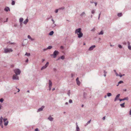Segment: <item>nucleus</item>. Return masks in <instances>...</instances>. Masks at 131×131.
Listing matches in <instances>:
<instances>
[{"label":"nucleus","instance_id":"48","mask_svg":"<svg viewBox=\"0 0 131 131\" xmlns=\"http://www.w3.org/2000/svg\"><path fill=\"white\" fill-rule=\"evenodd\" d=\"M20 25L21 26V27L23 25V23L22 22L20 23Z\"/></svg>","mask_w":131,"mask_h":131},{"label":"nucleus","instance_id":"3","mask_svg":"<svg viewBox=\"0 0 131 131\" xmlns=\"http://www.w3.org/2000/svg\"><path fill=\"white\" fill-rule=\"evenodd\" d=\"M4 53H10L12 52L13 51V50L10 48H4Z\"/></svg>","mask_w":131,"mask_h":131},{"label":"nucleus","instance_id":"15","mask_svg":"<svg viewBox=\"0 0 131 131\" xmlns=\"http://www.w3.org/2000/svg\"><path fill=\"white\" fill-rule=\"evenodd\" d=\"M28 21V20L27 18L26 20H25L23 22V23L24 24L26 25Z\"/></svg>","mask_w":131,"mask_h":131},{"label":"nucleus","instance_id":"62","mask_svg":"<svg viewBox=\"0 0 131 131\" xmlns=\"http://www.w3.org/2000/svg\"><path fill=\"white\" fill-rule=\"evenodd\" d=\"M8 20V18H7L6 19V20L4 22L7 21Z\"/></svg>","mask_w":131,"mask_h":131},{"label":"nucleus","instance_id":"13","mask_svg":"<svg viewBox=\"0 0 131 131\" xmlns=\"http://www.w3.org/2000/svg\"><path fill=\"white\" fill-rule=\"evenodd\" d=\"M4 10L6 12H8V10H10V9L8 7H5L4 8Z\"/></svg>","mask_w":131,"mask_h":131},{"label":"nucleus","instance_id":"55","mask_svg":"<svg viewBox=\"0 0 131 131\" xmlns=\"http://www.w3.org/2000/svg\"><path fill=\"white\" fill-rule=\"evenodd\" d=\"M129 114L130 115H131V109L130 110V111H129Z\"/></svg>","mask_w":131,"mask_h":131},{"label":"nucleus","instance_id":"28","mask_svg":"<svg viewBox=\"0 0 131 131\" xmlns=\"http://www.w3.org/2000/svg\"><path fill=\"white\" fill-rule=\"evenodd\" d=\"M12 2L11 3V4L12 5H14L15 4V2L14 1L12 0Z\"/></svg>","mask_w":131,"mask_h":131},{"label":"nucleus","instance_id":"21","mask_svg":"<svg viewBox=\"0 0 131 131\" xmlns=\"http://www.w3.org/2000/svg\"><path fill=\"white\" fill-rule=\"evenodd\" d=\"M56 26V24H55L54 23V24L53 23L51 24V27L52 28H54Z\"/></svg>","mask_w":131,"mask_h":131},{"label":"nucleus","instance_id":"5","mask_svg":"<svg viewBox=\"0 0 131 131\" xmlns=\"http://www.w3.org/2000/svg\"><path fill=\"white\" fill-rule=\"evenodd\" d=\"M3 121L4 122V125L5 126L7 125L8 123V121H7V118H4L3 119Z\"/></svg>","mask_w":131,"mask_h":131},{"label":"nucleus","instance_id":"24","mask_svg":"<svg viewBox=\"0 0 131 131\" xmlns=\"http://www.w3.org/2000/svg\"><path fill=\"white\" fill-rule=\"evenodd\" d=\"M85 12H83L81 14H80V16H83L85 15Z\"/></svg>","mask_w":131,"mask_h":131},{"label":"nucleus","instance_id":"40","mask_svg":"<svg viewBox=\"0 0 131 131\" xmlns=\"http://www.w3.org/2000/svg\"><path fill=\"white\" fill-rule=\"evenodd\" d=\"M69 102L70 103H72V100L71 99H70L69 101Z\"/></svg>","mask_w":131,"mask_h":131},{"label":"nucleus","instance_id":"33","mask_svg":"<svg viewBox=\"0 0 131 131\" xmlns=\"http://www.w3.org/2000/svg\"><path fill=\"white\" fill-rule=\"evenodd\" d=\"M59 58H60L62 60H64V57L63 56H61Z\"/></svg>","mask_w":131,"mask_h":131},{"label":"nucleus","instance_id":"47","mask_svg":"<svg viewBox=\"0 0 131 131\" xmlns=\"http://www.w3.org/2000/svg\"><path fill=\"white\" fill-rule=\"evenodd\" d=\"M95 30V28H94L93 29H92L91 30V31H94Z\"/></svg>","mask_w":131,"mask_h":131},{"label":"nucleus","instance_id":"4","mask_svg":"<svg viewBox=\"0 0 131 131\" xmlns=\"http://www.w3.org/2000/svg\"><path fill=\"white\" fill-rule=\"evenodd\" d=\"M14 71L16 75H19L21 73V71L19 69H16L14 70Z\"/></svg>","mask_w":131,"mask_h":131},{"label":"nucleus","instance_id":"64","mask_svg":"<svg viewBox=\"0 0 131 131\" xmlns=\"http://www.w3.org/2000/svg\"><path fill=\"white\" fill-rule=\"evenodd\" d=\"M30 39L31 41H33L34 40V39L31 38Z\"/></svg>","mask_w":131,"mask_h":131},{"label":"nucleus","instance_id":"44","mask_svg":"<svg viewBox=\"0 0 131 131\" xmlns=\"http://www.w3.org/2000/svg\"><path fill=\"white\" fill-rule=\"evenodd\" d=\"M28 38L29 39H30L31 38L30 37V36L29 35H28Z\"/></svg>","mask_w":131,"mask_h":131},{"label":"nucleus","instance_id":"7","mask_svg":"<svg viewBox=\"0 0 131 131\" xmlns=\"http://www.w3.org/2000/svg\"><path fill=\"white\" fill-rule=\"evenodd\" d=\"M45 106H42L41 107L39 108L37 111V112H38L41 111H42L43 110V109L44 108Z\"/></svg>","mask_w":131,"mask_h":131},{"label":"nucleus","instance_id":"16","mask_svg":"<svg viewBox=\"0 0 131 131\" xmlns=\"http://www.w3.org/2000/svg\"><path fill=\"white\" fill-rule=\"evenodd\" d=\"M3 118L2 116L0 118V125L2 124Z\"/></svg>","mask_w":131,"mask_h":131},{"label":"nucleus","instance_id":"10","mask_svg":"<svg viewBox=\"0 0 131 131\" xmlns=\"http://www.w3.org/2000/svg\"><path fill=\"white\" fill-rule=\"evenodd\" d=\"M120 96V94H118L116 96L115 98V99L114 101H116L117 100H118V98Z\"/></svg>","mask_w":131,"mask_h":131},{"label":"nucleus","instance_id":"60","mask_svg":"<svg viewBox=\"0 0 131 131\" xmlns=\"http://www.w3.org/2000/svg\"><path fill=\"white\" fill-rule=\"evenodd\" d=\"M90 3L91 4H92L93 3V1H90Z\"/></svg>","mask_w":131,"mask_h":131},{"label":"nucleus","instance_id":"20","mask_svg":"<svg viewBox=\"0 0 131 131\" xmlns=\"http://www.w3.org/2000/svg\"><path fill=\"white\" fill-rule=\"evenodd\" d=\"M54 33V32L53 31H50L49 33V35L50 36H52L53 35Z\"/></svg>","mask_w":131,"mask_h":131},{"label":"nucleus","instance_id":"12","mask_svg":"<svg viewBox=\"0 0 131 131\" xmlns=\"http://www.w3.org/2000/svg\"><path fill=\"white\" fill-rule=\"evenodd\" d=\"M48 119L50 121H52L53 120V118L51 117L50 116L48 118Z\"/></svg>","mask_w":131,"mask_h":131},{"label":"nucleus","instance_id":"41","mask_svg":"<svg viewBox=\"0 0 131 131\" xmlns=\"http://www.w3.org/2000/svg\"><path fill=\"white\" fill-rule=\"evenodd\" d=\"M123 83V81H120L118 82V83L119 84H121V83Z\"/></svg>","mask_w":131,"mask_h":131},{"label":"nucleus","instance_id":"11","mask_svg":"<svg viewBox=\"0 0 131 131\" xmlns=\"http://www.w3.org/2000/svg\"><path fill=\"white\" fill-rule=\"evenodd\" d=\"M76 81H77V84L79 85H80V82L79 81L78 78H77L76 79Z\"/></svg>","mask_w":131,"mask_h":131},{"label":"nucleus","instance_id":"57","mask_svg":"<svg viewBox=\"0 0 131 131\" xmlns=\"http://www.w3.org/2000/svg\"><path fill=\"white\" fill-rule=\"evenodd\" d=\"M28 59H27V60H26V62H28Z\"/></svg>","mask_w":131,"mask_h":131},{"label":"nucleus","instance_id":"46","mask_svg":"<svg viewBox=\"0 0 131 131\" xmlns=\"http://www.w3.org/2000/svg\"><path fill=\"white\" fill-rule=\"evenodd\" d=\"M53 70L54 72H56L57 71V69L55 68H54L53 69Z\"/></svg>","mask_w":131,"mask_h":131},{"label":"nucleus","instance_id":"63","mask_svg":"<svg viewBox=\"0 0 131 131\" xmlns=\"http://www.w3.org/2000/svg\"><path fill=\"white\" fill-rule=\"evenodd\" d=\"M68 103L67 102H66L65 103V105H68Z\"/></svg>","mask_w":131,"mask_h":131},{"label":"nucleus","instance_id":"43","mask_svg":"<svg viewBox=\"0 0 131 131\" xmlns=\"http://www.w3.org/2000/svg\"><path fill=\"white\" fill-rule=\"evenodd\" d=\"M58 10H59V9H56L55 10V13H57L58 12Z\"/></svg>","mask_w":131,"mask_h":131},{"label":"nucleus","instance_id":"36","mask_svg":"<svg viewBox=\"0 0 131 131\" xmlns=\"http://www.w3.org/2000/svg\"><path fill=\"white\" fill-rule=\"evenodd\" d=\"M70 90H69L68 91V93H67V94L69 96H70Z\"/></svg>","mask_w":131,"mask_h":131},{"label":"nucleus","instance_id":"30","mask_svg":"<svg viewBox=\"0 0 131 131\" xmlns=\"http://www.w3.org/2000/svg\"><path fill=\"white\" fill-rule=\"evenodd\" d=\"M52 46H49L47 48V49H50L52 48Z\"/></svg>","mask_w":131,"mask_h":131},{"label":"nucleus","instance_id":"9","mask_svg":"<svg viewBox=\"0 0 131 131\" xmlns=\"http://www.w3.org/2000/svg\"><path fill=\"white\" fill-rule=\"evenodd\" d=\"M95 47V45H92L90 47L89 49V51L92 50H93V49Z\"/></svg>","mask_w":131,"mask_h":131},{"label":"nucleus","instance_id":"35","mask_svg":"<svg viewBox=\"0 0 131 131\" xmlns=\"http://www.w3.org/2000/svg\"><path fill=\"white\" fill-rule=\"evenodd\" d=\"M95 12V11L94 10H92L91 11V13L92 14H94Z\"/></svg>","mask_w":131,"mask_h":131},{"label":"nucleus","instance_id":"38","mask_svg":"<svg viewBox=\"0 0 131 131\" xmlns=\"http://www.w3.org/2000/svg\"><path fill=\"white\" fill-rule=\"evenodd\" d=\"M101 14V13L100 12V14H99L98 18V19L99 20L100 19V18Z\"/></svg>","mask_w":131,"mask_h":131},{"label":"nucleus","instance_id":"8","mask_svg":"<svg viewBox=\"0 0 131 131\" xmlns=\"http://www.w3.org/2000/svg\"><path fill=\"white\" fill-rule=\"evenodd\" d=\"M128 97H126L125 98H124L123 99H119V100L120 101H124L125 100H126L128 101Z\"/></svg>","mask_w":131,"mask_h":131},{"label":"nucleus","instance_id":"2","mask_svg":"<svg viewBox=\"0 0 131 131\" xmlns=\"http://www.w3.org/2000/svg\"><path fill=\"white\" fill-rule=\"evenodd\" d=\"M59 52L55 50L53 52V54L51 55V56H53L54 58H56L57 56L59 54Z\"/></svg>","mask_w":131,"mask_h":131},{"label":"nucleus","instance_id":"29","mask_svg":"<svg viewBox=\"0 0 131 131\" xmlns=\"http://www.w3.org/2000/svg\"><path fill=\"white\" fill-rule=\"evenodd\" d=\"M86 94L85 92L83 93V97L85 99L86 97Z\"/></svg>","mask_w":131,"mask_h":131},{"label":"nucleus","instance_id":"19","mask_svg":"<svg viewBox=\"0 0 131 131\" xmlns=\"http://www.w3.org/2000/svg\"><path fill=\"white\" fill-rule=\"evenodd\" d=\"M49 86H52V83L51 81L50 80H49Z\"/></svg>","mask_w":131,"mask_h":131},{"label":"nucleus","instance_id":"50","mask_svg":"<svg viewBox=\"0 0 131 131\" xmlns=\"http://www.w3.org/2000/svg\"><path fill=\"white\" fill-rule=\"evenodd\" d=\"M49 64V62H47L46 64H45V65L47 66V67L48 66V65Z\"/></svg>","mask_w":131,"mask_h":131},{"label":"nucleus","instance_id":"32","mask_svg":"<svg viewBox=\"0 0 131 131\" xmlns=\"http://www.w3.org/2000/svg\"><path fill=\"white\" fill-rule=\"evenodd\" d=\"M107 95L108 97L112 95V94L111 93H108L107 94Z\"/></svg>","mask_w":131,"mask_h":131},{"label":"nucleus","instance_id":"34","mask_svg":"<svg viewBox=\"0 0 131 131\" xmlns=\"http://www.w3.org/2000/svg\"><path fill=\"white\" fill-rule=\"evenodd\" d=\"M91 119H90V120L89 121L87 122V123H86V125H86H87L88 124H89L90 123V122H91Z\"/></svg>","mask_w":131,"mask_h":131},{"label":"nucleus","instance_id":"23","mask_svg":"<svg viewBox=\"0 0 131 131\" xmlns=\"http://www.w3.org/2000/svg\"><path fill=\"white\" fill-rule=\"evenodd\" d=\"M23 20V19L22 18H20L19 19V21L20 23L22 22Z\"/></svg>","mask_w":131,"mask_h":131},{"label":"nucleus","instance_id":"56","mask_svg":"<svg viewBox=\"0 0 131 131\" xmlns=\"http://www.w3.org/2000/svg\"><path fill=\"white\" fill-rule=\"evenodd\" d=\"M47 49V48H45V49H43V51H46V50Z\"/></svg>","mask_w":131,"mask_h":131},{"label":"nucleus","instance_id":"58","mask_svg":"<svg viewBox=\"0 0 131 131\" xmlns=\"http://www.w3.org/2000/svg\"><path fill=\"white\" fill-rule=\"evenodd\" d=\"M115 74L116 75V76H118L119 75L118 74V73L116 72L115 73Z\"/></svg>","mask_w":131,"mask_h":131},{"label":"nucleus","instance_id":"59","mask_svg":"<svg viewBox=\"0 0 131 131\" xmlns=\"http://www.w3.org/2000/svg\"><path fill=\"white\" fill-rule=\"evenodd\" d=\"M118 76H119L121 78L122 77L123 75H119Z\"/></svg>","mask_w":131,"mask_h":131},{"label":"nucleus","instance_id":"52","mask_svg":"<svg viewBox=\"0 0 131 131\" xmlns=\"http://www.w3.org/2000/svg\"><path fill=\"white\" fill-rule=\"evenodd\" d=\"M0 125L1 126V127L2 128H3V124H1V125Z\"/></svg>","mask_w":131,"mask_h":131},{"label":"nucleus","instance_id":"51","mask_svg":"<svg viewBox=\"0 0 131 131\" xmlns=\"http://www.w3.org/2000/svg\"><path fill=\"white\" fill-rule=\"evenodd\" d=\"M51 20L53 21V23L54 24L55 23V21L53 19H52Z\"/></svg>","mask_w":131,"mask_h":131},{"label":"nucleus","instance_id":"6","mask_svg":"<svg viewBox=\"0 0 131 131\" xmlns=\"http://www.w3.org/2000/svg\"><path fill=\"white\" fill-rule=\"evenodd\" d=\"M12 78L14 80H18L19 79L18 77L17 76V75H16V74L13 75Z\"/></svg>","mask_w":131,"mask_h":131},{"label":"nucleus","instance_id":"14","mask_svg":"<svg viewBox=\"0 0 131 131\" xmlns=\"http://www.w3.org/2000/svg\"><path fill=\"white\" fill-rule=\"evenodd\" d=\"M76 124L77 125L76 126V131H80V128L78 126V125H77V123H76Z\"/></svg>","mask_w":131,"mask_h":131},{"label":"nucleus","instance_id":"54","mask_svg":"<svg viewBox=\"0 0 131 131\" xmlns=\"http://www.w3.org/2000/svg\"><path fill=\"white\" fill-rule=\"evenodd\" d=\"M105 116H104V117H103V118H102V119H103V120H105Z\"/></svg>","mask_w":131,"mask_h":131},{"label":"nucleus","instance_id":"37","mask_svg":"<svg viewBox=\"0 0 131 131\" xmlns=\"http://www.w3.org/2000/svg\"><path fill=\"white\" fill-rule=\"evenodd\" d=\"M4 101V99L3 98H1L0 99V102L2 103Z\"/></svg>","mask_w":131,"mask_h":131},{"label":"nucleus","instance_id":"61","mask_svg":"<svg viewBox=\"0 0 131 131\" xmlns=\"http://www.w3.org/2000/svg\"><path fill=\"white\" fill-rule=\"evenodd\" d=\"M94 4H95V6H96L97 5V3L96 2H94Z\"/></svg>","mask_w":131,"mask_h":131},{"label":"nucleus","instance_id":"26","mask_svg":"<svg viewBox=\"0 0 131 131\" xmlns=\"http://www.w3.org/2000/svg\"><path fill=\"white\" fill-rule=\"evenodd\" d=\"M30 53H28L27 52H26L25 53V55L27 56H30Z\"/></svg>","mask_w":131,"mask_h":131},{"label":"nucleus","instance_id":"42","mask_svg":"<svg viewBox=\"0 0 131 131\" xmlns=\"http://www.w3.org/2000/svg\"><path fill=\"white\" fill-rule=\"evenodd\" d=\"M118 47L120 48H122V46L120 45H118Z\"/></svg>","mask_w":131,"mask_h":131},{"label":"nucleus","instance_id":"39","mask_svg":"<svg viewBox=\"0 0 131 131\" xmlns=\"http://www.w3.org/2000/svg\"><path fill=\"white\" fill-rule=\"evenodd\" d=\"M60 48L61 49H62V50H64V47L63 46H61L60 47Z\"/></svg>","mask_w":131,"mask_h":131},{"label":"nucleus","instance_id":"1","mask_svg":"<svg viewBox=\"0 0 131 131\" xmlns=\"http://www.w3.org/2000/svg\"><path fill=\"white\" fill-rule=\"evenodd\" d=\"M81 28H79L75 30V33L77 34L78 35V37L80 38L82 37L83 36V34L81 32Z\"/></svg>","mask_w":131,"mask_h":131},{"label":"nucleus","instance_id":"17","mask_svg":"<svg viewBox=\"0 0 131 131\" xmlns=\"http://www.w3.org/2000/svg\"><path fill=\"white\" fill-rule=\"evenodd\" d=\"M128 48L129 50H131V46H130V43L129 42H128Z\"/></svg>","mask_w":131,"mask_h":131},{"label":"nucleus","instance_id":"25","mask_svg":"<svg viewBox=\"0 0 131 131\" xmlns=\"http://www.w3.org/2000/svg\"><path fill=\"white\" fill-rule=\"evenodd\" d=\"M117 16H118L120 17L122 16V14L121 13H119L118 14Z\"/></svg>","mask_w":131,"mask_h":131},{"label":"nucleus","instance_id":"18","mask_svg":"<svg viewBox=\"0 0 131 131\" xmlns=\"http://www.w3.org/2000/svg\"><path fill=\"white\" fill-rule=\"evenodd\" d=\"M47 67V66L45 65L44 66H43L41 68V70H42L44 69H45Z\"/></svg>","mask_w":131,"mask_h":131},{"label":"nucleus","instance_id":"31","mask_svg":"<svg viewBox=\"0 0 131 131\" xmlns=\"http://www.w3.org/2000/svg\"><path fill=\"white\" fill-rule=\"evenodd\" d=\"M65 9V7H62L61 8H59V10H63L64 9Z\"/></svg>","mask_w":131,"mask_h":131},{"label":"nucleus","instance_id":"45","mask_svg":"<svg viewBox=\"0 0 131 131\" xmlns=\"http://www.w3.org/2000/svg\"><path fill=\"white\" fill-rule=\"evenodd\" d=\"M35 131H39V130L38 128H37L35 129Z\"/></svg>","mask_w":131,"mask_h":131},{"label":"nucleus","instance_id":"49","mask_svg":"<svg viewBox=\"0 0 131 131\" xmlns=\"http://www.w3.org/2000/svg\"><path fill=\"white\" fill-rule=\"evenodd\" d=\"M51 86H49V90L50 91V90L51 89Z\"/></svg>","mask_w":131,"mask_h":131},{"label":"nucleus","instance_id":"53","mask_svg":"<svg viewBox=\"0 0 131 131\" xmlns=\"http://www.w3.org/2000/svg\"><path fill=\"white\" fill-rule=\"evenodd\" d=\"M104 74H106L107 73V72L105 70H104Z\"/></svg>","mask_w":131,"mask_h":131},{"label":"nucleus","instance_id":"27","mask_svg":"<svg viewBox=\"0 0 131 131\" xmlns=\"http://www.w3.org/2000/svg\"><path fill=\"white\" fill-rule=\"evenodd\" d=\"M104 34V32L102 30L101 31V32L99 33V35H103Z\"/></svg>","mask_w":131,"mask_h":131},{"label":"nucleus","instance_id":"22","mask_svg":"<svg viewBox=\"0 0 131 131\" xmlns=\"http://www.w3.org/2000/svg\"><path fill=\"white\" fill-rule=\"evenodd\" d=\"M125 104V103H124L122 104H120V105L122 107H124L125 106L124 105Z\"/></svg>","mask_w":131,"mask_h":131}]
</instances>
